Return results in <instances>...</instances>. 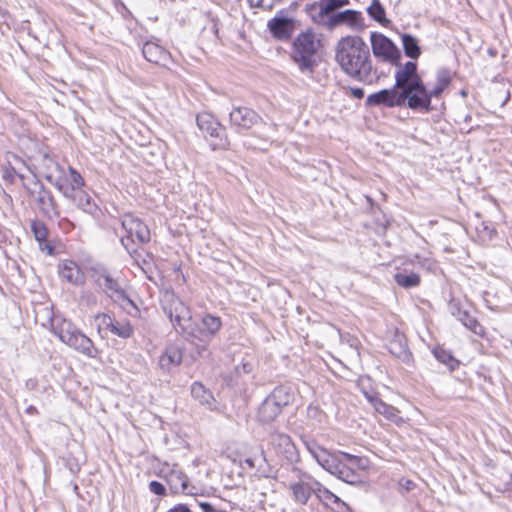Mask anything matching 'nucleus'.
<instances>
[{
	"label": "nucleus",
	"mask_w": 512,
	"mask_h": 512,
	"mask_svg": "<svg viewBox=\"0 0 512 512\" xmlns=\"http://www.w3.org/2000/svg\"><path fill=\"white\" fill-rule=\"evenodd\" d=\"M336 61L349 76L371 83L373 66L370 51L364 40L356 35L342 37L336 45Z\"/></svg>",
	"instance_id": "obj_1"
},
{
	"label": "nucleus",
	"mask_w": 512,
	"mask_h": 512,
	"mask_svg": "<svg viewBox=\"0 0 512 512\" xmlns=\"http://www.w3.org/2000/svg\"><path fill=\"white\" fill-rule=\"evenodd\" d=\"M319 42L313 30L301 32L292 43L291 58L301 73L311 76L317 66L316 52Z\"/></svg>",
	"instance_id": "obj_2"
},
{
	"label": "nucleus",
	"mask_w": 512,
	"mask_h": 512,
	"mask_svg": "<svg viewBox=\"0 0 512 512\" xmlns=\"http://www.w3.org/2000/svg\"><path fill=\"white\" fill-rule=\"evenodd\" d=\"M53 332L61 342L78 353L88 358H96L98 356L99 350L95 347L93 341L71 321L66 319L57 321L53 325Z\"/></svg>",
	"instance_id": "obj_3"
},
{
	"label": "nucleus",
	"mask_w": 512,
	"mask_h": 512,
	"mask_svg": "<svg viewBox=\"0 0 512 512\" xmlns=\"http://www.w3.org/2000/svg\"><path fill=\"white\" fill-rule=\"evenodd\" d=\"M161 304L176 330L185 335L192 320L189 307L171 291L162 294Z\"/></svg>",
	"instance_id": "obj_4"
},
{
	"label": "nucleus",
	"mask_w": 512,
	"mask_h": 512,
	"mask_svg": "<svg viewBox=\"0 0 512 512\" xmlns=\"http://www.w3.org/2000/svg\"><path fill=\"white\" fill-rule=\"evenodd\" d=\"M124 235L121 243L130 255L136 252V246L150 241V230L145 223L132 214H125L121 220Z\"/></svg>",
	"instance_id": "obj_5"
},
{
	"label": "nucleus",
	"mask_w": 512,
	"mask_h": 512,
	"mask_svg": "<svg viewBox=\"0 0 512 512\" xmlns=\"http://www.w3.org/2000/svg\"><path fill=\"white\" fill-rule=\"evenodd\" d=\"M340 460L335 467L333 476L351 485L362 483L360 472L369 468L366 457L356 456L347 452H339Z\"/></svg>",
	"instance_id": "obj_6"
},
{
	"label": "nucleus",
	"mask_w": 512,
	"mask_h": 512,
	"mask_svg": "<svg viewBox=\"0 0 512 512\" xmlns=\"http://www.w3.org/2000/svg\"><path fill=\"white\" fill-rule=\"evenodd\" d=\"M366 105L384 106L387 108L404 106L415 111V106L418 105V102L405 90L398 88L397 84L395 83L392 88L382 89L378 92L370 94L366 99Z\"/></svg>",
	"instance_id": "obj_7"
},
{
	"label": "nucleus",
	"mask_w": 512,
	"mask_h": 512,
	"mask_svg": "<svg viewBox=\"0 0 512 512\" xmlns=\"http://www.w3.org/2000/svg\"><path fill=\"white\" fill-rule=\"evenodd\" d=\"M395 83L398 88L405 90L416 101L426 99L425 85L417 73V64L408 61L395 72Z\"/></svg>",
	"instance_id": "obj_8"
},
{
	"label": "nucleus",
	"mask_w": 512,
	"mask_h": 512,
	"mask_svg": "<svg viewBox=\"0 0 512 512\" xmlns=\"http://www.w3.org/2000/svg\"><path fill=\"white\" fill-rule=\"evenodd\" d=\"M48 182L65 198L74 197V192L84 185L82 176L72 167L68 171L54 167L52 173L48 175Z\"/></svg>",
	"instance_id": "obj_9"
},
{
	"label": "nucleus",
	"mask_w": 512,
	"mask_h": 512,
	"mask_svg": "<svg viewBox=\"0 0 512 512\" xmlns=\"http://www.w3.org/2000/svg\"><path fill=\"white\" fill-rule=\"evenodd\" d=\"M292 472L296 477L289 484L292 500L298 505H306L319 486V481L299 468L294 467Z\"/></svg>",
	"instance_id": "obj_10"
},
{
	"label": "nucleus",
	"mask_w": 512,
	"mask_h": 512,
	"mask_svg": "<svg viewBox=\"0 0 512 512\" xmlns=\"http://www.w3.org/2000/svg\"><path fill=\"white\" fill-rule=\"evenodd\" d=\"M222 327V321L219 317L212 314H205L198 325L195 327L191 323L186 336L191 337L207 345Z\"/></svg>",
	"instance_id": "obj_11"
},
{
	"label": "nucleus",
	"mask_w": 512,
	"mask_h": 512,
	"mask_svg": "<svg viewBox=\"0 0 512 512\" xmlns=\"http://www.w3.org/2000/svg\"><path fill=\"white\" fill-rule=\"evenodd\" d=\"M96 282L100 288L116 303L128 310L129 307L136 309L134 302L127 296L117 279H114L109 273L104 271L101 273Z\"/></svg>",
	"instance_id": "obj_12"
},
{
	"label": "nucleus",
	"mask_w": 512,
	"mask_h": 512,
	"mask_svg": "<svg viewBox=\"0 0 512 512\" xmlns=\"http://www.w3.org/2000/svg\"><path fill=\"white\" fill-rule=\"evenodd\" d=\"M370 40L375 57L380 58L384 62L398 64L401 53L388 37L381 33L373 32L371 33Z\"/></svg>",
	"instance_id": "obj_13"
},
{
	"label": "nucleus",
	"mask_w": 512,
	"mask_h": 512,
	"mask_svg": "<svg viewBox=\"0 0 512 512\" xmlns=\"http://www.w3.org/2000/svg\"><path fill=\"white\" fill-rule=\"evenodd\" d=\"M345 25L352 31H363L366 27L364 17L360 11L347 9L333 13L328 17L325 26L329 29Z\"/></svg>",
	"instance_id": "obj_14"
},
{
	"label": "nucleus",
	"mask_w": 512,
	"mask_h": 512,
	"mask_svg": "<svg viewBox=\"0 0 512 512\" xmlns=\"http://www.w3.org/2000/svg\"><path fill=\"white\" fill-rule=\"evenodd\" d=\"M451 83L450 72L446 69L437 71L436 84L428 90L425 87L426 99L418 100V105L415 106V111L429 112L432 110L431 100L432 98H439L442 93L449 87Z\"/></svg>",
	"instance_id": "obj_15"
},
{
	"label": "nucleus",
	"mask_w": 512,
	"mask_h": 512,
	"mask_svg": "<svg viewBox=\"0 0 512 512\" xmlns=\"http://www.w3.org/2000/svg\"><path fill=\"white\" fill-rule=\"evenodd\" d=\"M24 186L30 196L37 201L40 210L44 214L48 216L57 214L55 201L51 193L45 189L40 181L33 179L30 184H24Z\"/></svg>",
	"instance_id": "obj_16"
},
{
	"label": "nucleus",
	"mask_w": 512,
	"mask_h": 512,
	"mask_svg": "<svg viewBox=\"0 0 512 512\" xmlns=\"http://www.w3.org/2000/svg\"><path fill=\"white\" fill-rule=\"evenodd\" d=\"M304 445L311 456L316 460V462L327 472L333 475L336 465L340 460V455L332 454L328 452L325 448L318 445L314 440H306L304 441Z\"/></svg>",
	"instance_id": "obj_17"
},
{
	"label": "nucleus",
	"mask_w": 512,
	"mask_h": 512,
	"mask_svg": "<svg viewBox=\"0 0 512 512\" xmlns=\"http://www.w3.org/2000/svg\"><path fill=\"white\" fill-rule=\"evenodd\" d=\"M267 27L274 38L285 41L288 40L296 30V20L285 17L282 13H279L268 21Z\"/></svg>",
	"instance_id": "obj_18"
},
{
	"label": "nucleus",
	"mask_w": 512,
	"mask_h": 512,
	"mask_svg": "<svg viewBox=\"0 0 512 512\" xmlns=\"http://www.w3.org/2000/svg\"><path fill=\"white\" fill-rule=\"evenodd\" d=\"M271 444L276 452L282 455L288 462L293 463L299 460L297 448L287 434H273L271 436Z\"/></svg>",
	"instance_id": "obj_19"
},
{
	"label": "nucleus",
	"mask_w": 512,
	"mask_h": 512,
	"mask_svg": "<svg viewBox=\"0 0 512 512\" xmlns=\"http://www.w3.org/2000/svg\"><path fill=\"white\" fill-rule=\"evenodd\" d=\"M58 273L61 279L72 285H81L85 281V274L81 267L73 260H62L58 265Z\"/></svg>",
	"instance_id": "obj_20"
},
{
	"label": "nucleus",
	"mask_w": 512,
	"mask_h": 512,
	"mask_svg": "<svg viewBox=\"0 0 512 512\" xmlns=\"http://www.w3.org/2000/svg\"><path fill=\"white\" fill-rule=\"evenodd\" d=\"M230 123L239 129H249L257 123L259 117L255 111L247 107H236L230 114Z\"/></svg>",
	"instance_id": "obj_21"
},
{
	"label": "nucleus",
	"mask_w": 512,
	"mask_h": 512,
	"mask_svg": "<svg viewBox=\"0 0 512 512\" xmlns=\"http://www.w3.org/2000/svg\"><path fill=\"white\" fill-rule=\"evenodd\" d=\"M182 358V348L176 344H170L160 355L158 365L164 372L169 373L174 367L181 364Z\"/></svg>",
	"instance_id": "obj_22"
},
{
	"label": "nucleus",
	"mask_w": 512,
	"mask_h": 512,
	"mask_svg": "<svg viewBox=\"0 0 512 512\" xmlns=\"http://www.w3.org/2000/svg\"><path fill=\"white\" fill-rule=\"evenodd\" d=\"M321 4L313 3L306 6V10L315 23H322L324 18L331 16L338 10V0H321Z\"/></svg>",
	"instance_id": "obj_23"
},
{
	"label": "nucleus",
	"mask_w": 512,
	"mask_h": 512,
	"mask_svg": "<svg viewBox=\"0 0 512 512\" xmlns=\"http://www.w3.org/2000/svg\"><path fill=\"white\" fill-rule=\"evenodd\" d=\"M166 481L173 493H184L194 495L193 488L189 486L187 476L180 470L172 469L166 475Z\"/></svg>",
	"instance_id": "obj_24"
},
{
	"label": "nucleus",
	"mask_w": 512,
	"mask_h": 512,
	"mask_svg": "<svg viewBox=\"0 0 512 512\" xmlns=\"http://www.w3.org/2000/svg\"><path fill=\"white\" fill-rule=\"evenodd\" d=\"M198 128L206 135L215 138H221L224 128L217 122V120L209 113H201L196 118Z\"/></svg>",
	"instance_id": "obj_25"
},
{
	"label": "nucleus",
	"mask_w": 512,
	"mask_h": 512,
	"mask_svg": "<svg viewBox=\"0 0 512 512\" xmlns=\"http://www.w3.org/2000/svg\"><path fill=\"white\" fill-rule=\"evenodd\" d=\"M365 397L372 404L375 411L383 415L386 419L395 422L396 424L403 423V419L399 416L397 408L384 403L380 398L371 394L365 393Z\"/></svg>",
	"instance_id": "obj_26"
},
{
	"label": "nucleus",
	"mask_w": 512,
	"mask_h": 512,
	"mask_svg": "<svg viewBox=\"0 0 512 512\" xmlns=\"http://www.w3.org/2000/svg\"><path fill=\"white\" fill-rule=\"evenodd\" d=\"M145 59L154 64H161L169 59V53L155 42L147 41L142 48Z\"/></svg>",
	"instance_id": "obj_27"
},
{
	"label": "nucleus",
	"mask_w": 512,
	"mask_h": 512,
	"mask_svg": "<svg viewBox=\"0 0 512 512\" xmlns=\"http://www.w3.org/2000/svg\"><path fill=\"white\" fill-rule=\"evenodd\" d=\"M281 411L277 404L268 396L260 405L257 416L262 423H270L279 416Z\"/></svg>",
	"instance_id": "obj_28"
},
{
	"label": "nucleus",
	"mask_w": 512,
	"mask_h": 512,
	"mask_svg": "<svg viewBox=\"0 0 512 512\" xmlns=\"http://www.w3.org/2000/svg\"><path fill=\"white\" fill-rule=\"evenodd\" d=\"M31 230L34 234L35 239L39 242V248L41 251L51 255L53 253V246L47 241L48 230L46 226L38 221L31 224Z\"/></svg>",
	"instance_id": "obj_29"
},
{
	"label": "nucleus",
	"mask_w": 512,
	"mask_h": 512,
	"mask_svg": "<svg viewBox=\"0 0 512 512\" xmlns=\"http://www.w3.org/2000/svg\"><path fill=\"white\" fill-rule=\"evenodd\" d=\"M395 282L402 288L410 289L420 284V276L415 272L408 273L405 269L394 275Z\"/></svg>",
	"instance_id": "obj_30"
},
{
	"label": "nucleus",
	"mask_w": 512,
	"mask_h": 512,
	"mask_svg": "<svg viewBox=\"0 0 512 512\" xmlns=\"http://www.w3.org/2000/svg\"><path fill=\"white\" fill-rule=\"evenodd\" d=\"M269 397L281 410L283 407L289 405L294 399V395L291 390L283 386L275 388Z\"/></svg>",
	"instance_id": "obj_31"
},
{
	"label": "nucleus",
	"mask_w": 512,
	"mask_h": 512,
	"mask_svg": "<svg viewBox=\"0 0 512 512\" xmlns=\"http://www.w3.org/2000/svg\"><path fill=\"white\" fill-rule=\"evenodd\" d=\"M72 200L78 208L87 213H92L95 209V204L92 202V199L89 194L79 188L74 192V197L68 198Z\"/></svg>",
	"instance_id": "obj_32"
},
{
	"label": "nucleus",
	"mask_w": 512,
	"mask_h": 512,
	"mask_svg": "<svg viewBox=\"0 0 512 512\" xmlns=\"http://www.w3.org/2000/svg\"><path fill=\"white\" fill-rule=\"evenodd\" d=\"M401 39L406 56L412 59H417L421 54L418 40L410 34H403Z\"/></svg>",
	"instance_id": "obj_33"
},
{
	"label": "nucleus",
	"mask_w": 512,
	"mask_h": 512,
	"mask_svg": "<svg viewBox=\"0 0 512 512\" xmlns=\"http://www.w3.org/2000/svg\"><path fill=\"white\" fill-rule=\"evenodd\" d=\"M457 318L463 323L465 327L471 330L476 335L482 336L484 328L473 318L467 311H458Z\"/></svg>",
	"instance_id": "obj_34"
},
{
	"label": "nucleus",
	"mask_w": 512,
	"mask_h": 512,
	"mask_svg": "<svg viewBox=\"0 0 512 512\" xmlns=\"http://www.w3.org/2000/svg\"><path fill=\"white\" fill-rule=\"evenodd\" d=\"M110 332L122 339H128L133 335L134 329L128 320H123V321H115L114 320L112 327L110 329Z\"/></svg>",
	"instance_id": "obj_35"
},
{
	"label": "nucleus",
	"mask_w": 512,
	"mask_h": 512,
	"mask_svg": "<svg viewBox=\"0 0 512 512\" xmlns=\"http://www.w3.org/2000/svg\"><path fill=\"white\" fill-rule=\"evenodd\" d=\"M413 266L426 270L428 272H435L437 269L436 261L429 256H421L415 254L409 261Z\"/></svg>",
	"instance_id": "obj_36"
},
{
	"label": "nucleus",
	"mask_w": 512,
	"mask_h": 512,
	"mask_svg": "<svg viewBox=\"0 0 512 512\" xmlns=\"http://www.w3.org/2000/svg\"><path fill=\"white\" fill-rule=\"evenodd\" d=\"M191 394L201 404H211L213 395L201 383L195 382L191 386Z\"/></svg>",
	"instance_id": "obj_37"
},
{
	"label": "nucleus",
	"mask_w": 512,
	"mask_h": 512,
	"mask_svg": "<svg viewBox=\"0 0 512 512\" xmlns=\"http://www.w3.org/2000/svg\"><path fill=\"white\" fill-rule=\"evenodd\" d=\"M314 495L320 501H331L336 505H345V503L337 495L327 489L321 482H319V486L316 487Z\"/></svg>",
	"instance_id": "obj_38"
},
{
	"label": "nucleus",
	"mask_w": 512,
	"mask_h": 512,
	"mask_svg": "<svg viewBox=\"0 0 512 512\" xmlns=\"http://www.w3.org/2000/svg\"><path fill=\"white\" fill-rule=\"evenodd\" d=\"M368 15L379 23L386 21L385 10L379 0H372L370 6L367 8Z\"/></svg>",
	"instance_id": "obj_39"
},
{
	"label": "nucleus",
	"mask_w": 512,
	"mask_h": 512,
	"mask_svg": "<svg viewBox=\"0 0 512 512\" xmlns=\"http://www.w3.org/2000/svg\"><path fill=\"white\" fill-rule=\"evenodd\" d=\"M433 354L438 361L447 365L450 369H453L457 365L456 359L451 355L450 352L444 349L436 348L434 349Z\"/></svg>",
	"instance_id": "obj_40"
},
{
	"label": "nucleus",
	"mask_w": 512,
	"mask_h": 512,
	"mask_svg": "<svg viewBox=\"0 0 512 512\" xmlns=\"http://www.w3.org/2000/svg\"><path fill=\"white\" fill-rule=\"evenodd\" d=\"M54 167L63 168L60 166L53 158L48 155H44L41 163L42 174L44 178L48 181V175L52 173Z\"/></svg>",
	"instance_id": "obj_41"
},
{
	"label": "nucleus",
	"mask_w": 512,
	"mask_h": 512,
	"mask_svg": "<svg viewBox=\"0 0 512 512\" xmlns=\"http://www.w3.org/2000/svg\"><path fill=\"white\" fill-rule=\"evenodd\" d=\"M114 320L105 313H100L95 316V323L97 326V330L100 333L102 330H109L112 327Z\"/></svg>",
	"instance_id": "obj_42"
},
{
	"label": "nucleus",
	"mask_w": 512,
	"mask_h": 512,
	"mask_svg": "<svg viewBox=\"0 0 512 512\" xmlns=\"http://www.w3.org/2000/svg\"><path fill=\"white\" fill-rule=\"evenodd\" d=\"M249 2L253 7H258L265 10L271 9L275 4V0H249Z\"/></svg>",
	"instance_id": "obj_43"
},
{
	"label": "nucleus",
	"mask_w": 512,
	"mask_h": 512,
	"mask_svg": "<svg viewBox=\"0 0 512 512\" xmlns=\"http://www.w3.org/2000/svg\"><path fill=\"white\" fill-rule=\"evenodd\" d=\"M149 489L152 493L159 496H164L166 494V489L164 485L158 481H151L149 483Z\"/></svg>",
	"instance_id": "obj_44"
},
{
	"label": "nucleus",
	"mask_w": 512,
	"mask_h": 512,
	"mask_svg": "<svg viewBox=\"0 0 512 512\" xmlns=\"http://www.w3.org/2000/svg\"><path fill=\"white\" fill-rule=\"evenodd\" d=\"M399 486L404 489L405 491H410L414 488L415 484L413 481L409 479L402 478L399 481Z\"/></svg>",
	"instance_id": "obj_45"
},
{
	"label": "nucleus",
	"mask_w": 512,
	"mask_h": 512,
	"mask_svg": "<svg viewBox=\"0 0 512 512\" xmlns=\"http://www.w3.org/2000/svg\"><path fill=\"white\" fill-rule=\"evenodd\" d=\"M351 93L357 99L364 97V90L362 88H351Z\"/></svg>",
	"instance_id": "obj_46"
},
{
	"label": "nucleus",
	"mask_w": 512,
	"mask_h": 512,
	"mask_svg": "<svg viewBox=\"0 0 512 512\" xmlns=\"http://www.w3.org/2000/svg\"><path fill=\"white\" fill-rule=\"evenodd\" d=\"M199 506L202 508L203 512H215L213 506L207 502H202L199 504Z\"/></svg>",
	"instance_id": "obj_47"
},
{
	"label": "nucleus",
	"mask_w": 512,
	"mask_h": 512,
	"mask_svg": "<svg viewBox=\"0 0 512 512\" xmlns=\"http://www.w3.org/2000/svg\"><path fill=\"white\" fill-rule=\"evenodd\" d=\"M15 170L13 168L7 169L4 174V178L9 179L11 182L13 181V175L15 174Z\"/></svg>",
	"instance_id": "obj_48"
},
{
	"label": "nucleus",
	"mask_w": 512,
	"mask_h": 512,
	"mask_svg": "<svg viewBox=\"0 0 512 512\" xmlns=\"http://www.w3.org/2000/svg\"><path fill=\"white\" fill-rule=\"evenodd\" d=\"M399 356H402L404 361L410 360V354L406 350H403Z\"/></svg>",
	"instance_id": "obj_49"
},
{
	"label": "nucleus",
	"mask_w": 512,
	"mask_h": 512,
	"mask_svg": "<svg viewBox=\"0 0 512 512\" xmlns=\"http://www.w3.org/2000/svg\"><path fill=\"white\" fill-rule=\"evenodd\" d=\"M350 3L349 0H338V9L348 5Z\"/></svg>",
	"instance_id": "obj_50"
},
{
	"label": "nucleus",
	"mask_w": 512,
	"mask_h": 512,
	"mask_svg": "<svg viewBox=\"0 0 512 512\" xmlns=\"http://www.w3.org/2000/svg\"><path fill=\"white\" fill-rule=\"evenodd\" d=\"M26 412L28 414H35L37 412L36 408L32 405H30L27 409H26Z\"/></svg>",
	"instance_id": "obj_51"
},
{
	"label": "nucleus",
	"mask_w": 512,
	"mask_h": 512,
	"mask_svg": "<svg viewBox=\"0 0 512 512\" xmlns=\"http://www.w3.org/2000/svg\"><path fill=\"white\" fill-rule=\"evenodd\" d=\"M245 462L251 467L253 468L255 465H254V462L252 459H246Z\"/></svg>",
	"instance_id": "obj_52"
},
{
	"label": "nucleus",
	"mask_w": 512,
	"mask_h": 512,
	"mask_svg": "<svg viewBox=\"0 0 512 512\" xmlns=\"http://www.w3.org/2000/svg\"><path fill=\"white\" fill-rule=\"evenodd\" d=\"M348 342L350 343L351 346H355L357 340L356 339H349Z\"/></svg>",
	"instance_id": "obj_53"
}]
</instances>
